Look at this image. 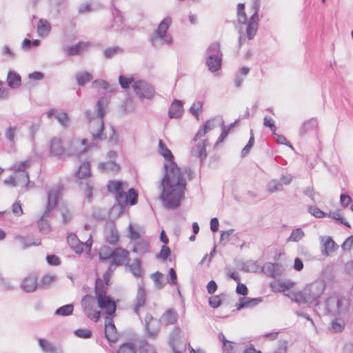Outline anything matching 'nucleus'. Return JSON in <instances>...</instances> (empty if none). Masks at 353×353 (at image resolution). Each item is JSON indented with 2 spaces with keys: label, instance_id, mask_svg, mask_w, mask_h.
<instances>
[{
  "label": "nucleus",
  "instance_id": "f257e3e1",
  "mask_svg": "<svg viewBox=\"0 0 353 353\" xmlns=\"http://www.w3.org/2000/svg\"><path fill=\"white\" fill-rule=\"evenodd\" d=\"M158 152L165 159L163 164L164 175L159 189L161 192L160 198L164 205L168 208H176L179 206L184 196L186 188V174L192 178V172L190 168H185L183 172L174 161V155L163 140L158 143Z\"/></svg>",
  "mask_w": 353,
  "mask_h": 353
},
{
  "label": "nucleus",
  "instance_id": "f03ea898",
  "mask_svg": "<svg viewBox=\"0 0 353 353\" xmlns=\"http://www.w3.org/2000/svg\"><path fill=\"white\" fill-rule=\"evenodd\" d=\"M30 165V161L26 160L23 161L14 163L9 170L14 172V174L4 180L5 185L16 186H24L25 190H29L34 186V183L30 181L29 175L27 169Z\"/></svg>",
  "mask_w": 353,
  "mask_h": 353
},
{
  "label": "nucleus",
  "instance_id": "7ed1b4c3",
  "mask_svg": "<svg viewBox=\"0 0 353 353\" xmlns=\"http://www.w3.org/2000/svg\"><path fill=\"white\" fill-rule=\"evenodd\" d=\"M109 192L115 194L117 203L121 206L131 205L137 203L138 194L134 189H128V184L121 181H111L108 185Z\"/></svg>",
  "mask_w": 353,
  "mask_h": 353
},
{
  "label": "nucleus",
  "instance_id": "20e7f679",
  "mask_svg": "<svg viewBox=\"0 0 353 353\" xmlns=\"http://www.w3.org/2000/svg\"><path fill=\"white\" fill-rule=\"evenodd\" d=\"M105 101L101 99L98 101L95 110L93 112H85V115L90 121V130L94 140L103 138V121Z\"/></svg>",
  "mask_w": 353,
  "mask_h": 353
},
{
  "label": "nucleus",
  "instance_id": "39448f33",
  "mask_svg": "<svg viewBox=\"0 0 353 353\" xmlns=\"http://www.w3.org/2000/svg\"><path fill=\"white\" fill-rule=\"evenodd\" d=\"M325 289V283L322 281H315L308 285L302 290L303 295V304L309 307H316L320 305V298Z\"/></svg>",
  "mask_w": 353,
  "mask_h": 353
},
{
  "label": "nucleus",
  "instance_id": "423d86ee",
  "mask_svg": "<svg viewBox=\"0 0 353 353\" xmlns=\"http://www.w3.org/2000/svg\"><path fill=\"white\" fill-rule=\"evenodd\" d=\"M95 294L99 307L109 316L112 315L116 310V303L110 296L107 295L103 281L99 279L96 281Z\"/></svg>",
  "mask_w": 353,
  "mask_h": 353
},
{
  "label": "nucleus",
  "instance_id": "0eeeda50",
  "mask_svg": "<svg viewBox=\"0 0 353 353\" xmlns=\"http://www.w3.org/2000/svg\"><path fill=\"white\" fill-rule=\"evenodd\" d=\"M172 23L170 17H166L159 25L153 35L150 37V42L154 47H159L163 44L171 45L172 39L167 34V30Z\"/></svg>",
  "mask_w": 353,
  "mask_h": 353
},
{
  "label": "nucleus",
  "instance_id": "6e6552de",
  "mask_svg": "<svg viewBox=\"0 0 353 353\" xmlns=\"http://www.w3.org/2000/svg\"><path fill=\"white\" fill-rule=\"evenodd\" d=\"M129 256V252L127 250L118 248L113 250L112 257L111 259L110 265L104 274V279L105 280L106 285L108 284V280L111 274L114 271L113 266H118L123 265L125 263Z\"/></svg>",
  "mask_w": 353,
  "mask_h": 353
},
{
  "label": "nucleus",
  "instance_id": "1a4fd4ad",
  "mask_svg": "<svg viewBox=\"0 0 353 353\" xmlns=\"http://www.w3.org/2000/svg\"><path fill=\"white\" fill-rule=\"evenodd\" d=\"M132 88L137 96L141 100L152 99L155 94L153 86L144 80L137 79L132 84Z\"/></svg>",
  "mask_w": 353,
  "mask_h": 353
},
{
  "label": "nucleus",
  "instance_id": "9d476101",
  "mask_svg": "<svg viewBox=\"0 0 353 353\" xmlns=\"http://www.w3.org/2000/svg\"><path fill=\"white\" fill-rule=\"evenodd\" d=\"M219 43L212 44L208 50V57L206 60V65L212 72H217L221 67V59L219 58Z\"/></svg>",
  "mask_w": 353,
  "mask_h": 353
},
{
  "label": "nucleus",
  "instance_id": "9b49d317",
  "mask_svg": "<svg viewBox=\"0 0 353 353\" xmlns=\"http://www.w3.org/2000/svg\"><path fill=\"white\" fill-rule=\"evenodd\" d=\"M67 240L70 248L78 254L83 252V246L90 251L92 245V235L90 233L88 234V239L85 243L81 241L74 234H70Z\"/></svg>",
  "mask_w": 353,
  "mask_h": 353
},
{
  "label": "nucleus",
  "instance_id": "f8f14e48",
  "mask_svg": "<svg viewBox=\"0 0 353 353\" xmlns=\"http://www.w3.org/2000/svg\"><path fill=\"white\" fill-rule=\"evenodd\" d=\"M84 312L91 320L98 321L101 316V312L94 309L95 299L93 296L86 295L81 301Z\"/></svg>",
  "mask_w": 353,
  "mask_h": 353
},
{
  "label": "nucleus",
  "instance_id": "ddd939ff",
  "mask_svg": "<svg viewBox=\"0 0 353 353\" xmlns=\"http://www.w3.org/2000/svg\"><path fill=\"white\" fill-rule=\"evenodd\" d=\"M252 10L253 14L250 17V22L248 25V32L250 37L252 34L256 27H259V11L260 9V0H252Z\"/></svg>",
  "mask_w": 353,
  "mask_h": 353
},
{
  "label": "nucleus",
  "instance_id": "4468645a",
  "mask_svg": "<svg viewBox=\"0 0 353 353\" xmlns=\"http://www.w3.org/2000/svg\"><path fill=\"white\" fill-rule=\"evenodd\" d=\"M245 3H239L237 5V17L238 23L241 25H245L246 32H248V25L250 22V18L248 19L245 11ZM259 27L254 30L252 34L250 37L249 33L247 32V37L248 40H252L256 34Z\"/></svg>",
  "mask_w": 353,
  "mask_h": 353
},
{
  "label": "nucleus",
  "instance_id": "2eb2a0df",
  "mask_svg": "<svg viewBox=\"0 0 353 353\" xmlns=\"http://www.w3.org/2000/svg\"><path fill=\"white\" fill-rule=\"evenodd\" d=\"M263 297L251 298L247 296L239 299L236 303V310L239 311L245 308H253L263 302Z\"/></svg>",
  "mask_w": 353,
  "mask_h": 353
},
{
  "label": "nucleus",
  "instance_id": "dca6fc26",
  "mask_svg": "<svg viewBox=\"0 0 353 353\" xmlns=\"http://www.w3.org/2000/svg\"><path fill=\"white\" fill-rule=\"evenodd\" d=\"M61 190L62 188L60 185H56L51 188V189L49 190L48 194V205L46 207V213L50 212L57 206L58 199Z\"/></svg>",
  "mask_w": 353,
  "mask_h": 353
},
{
  "label": "nucleus",
  "instance_id": "f3484780",
  "mask_svg": "<svg viewBox=\"0 0 353 353\" xmlns=\"http://www.w3.org/2000/svg\"><path fill=\"white\" fill-rule=\"evenodd\" d=\"M160 323L151 315L147 314L145 318V327L148 336L154 337L159 332Z\"/></svg>",
  "mask_w": 353,
  "mask_h": 353
},
{
  "label": "nucleus",
  "instance_id": "a211bd4d",
  "mask_svg": "<svg viewBox=\"0 0 353 353\" xmlns=\"http://www.w3.org/2000/svg\"><path fill=\"white\" fill-rule=\"evenodd\" d=\"M105 334L110 343H114L117 341L118 334L112 317L107 316L105 319Z\"/></svg>",
  "mask_w": 353,
  "mask_h": 353
},
{
  "label": "nucleus",
  "instance_id": "6ab92c4d",
  "mask_svg": "<svg viewBox=\"0 0 353 353\" xmlns=\"http://www.w3.org/2000/svg\"><path fill=\"white\" fill-rule=\"evenodd\" d=\"M90 46V43L88 42H80L77 44L66 46L64 48V52L68 56H73L81 54L83 52H85Z\"/></svg>",
  "mask_w": 353,
  "mask_h": 353
},
{
  "label": "nucleus",
  "instance_id": "aec40b11",
  "mask_svg": "<svg viewBox=\"0 0 353 353\" xmlns=\"http://www.w3.org/2000/svg\"><path fill=\"white\" fill-rule=\"evenodd\" d=\"M128 237L134 241L143 239L142 236L145 233L144 229L142 226L138 224L130 223L128 225Z\"/></svg>",
  "mask_w": 353,
  "mask_h": 353
},
{
  "label": "nucleus",
  "instance_id": "412c9836",
  "mask_svg": "<svg viewBox=\"0 0 353 353\" xmlns=\"http://www.w3.org/2000/svg\"><path fill=\"white\" fill-rule=\"evenodd\" d=\"M146 294L144 288L140 285L138 288L137 298L134 301L133 310L134 312L139 315V310L143 307L145 303Z\"/></svg>",
  "mask_w": 353,
  "mask_h": 353
},
{
  "label": "nucleus",
  "instance_id": "4be33fe9",
  "mask_svg": "<svg viewBox=\"0 0 353 353\" xmlns=\"http://www.w3.org/2000/svg\"><path fill=\"white\" fill-rule=\"evenodd\" d=\"M261 271L272 278H276L282 274L281 271L279 269V264L277 263H265L261 268Z\"/></svg>",
  "mask_w": 353,
  "mask_h": 353
},
{
  "label": "nucleus",
  "instance_id": "5701e85b",
  "mask_svg": "<svg viewBox=\"0 0 353 353\" xmlns=\"http://www.w3.org/2000/svg\"><path fill=\"white\" fill-rule=\"evenodd\" d=\"M88 139H74L71 142V154L80 155L87 150Z\"/></svg>",
  "mask_w": 353,
  "mask_h": 353
},
{
  "label": "nucleus",
  "instance_id": "b1692460",
  "mask_svg": "<svg viewBox=\"0 0 353 353\" xmlns=\"http://www.w3.org/2000/svg\"><path fill=\"white\" fill-rule=\"evenodd\" d=\"M234 229L222 230V246L228 242L232 245H236L239 241V233H234Z\"/></svg>",
  "mask_w": 353,
  "mask_h": 353
},
{
  "label": "nucleus",
  "instance_id": "393cba45",
  "mask_svg": "<svg viewBox=\"0 0 353 353\" xmlns=\"http://www.w3.org/2000/svg\"><path fill=\"white\" fill-rule=\"evenodd\" d=\"M37 279L34 275L26 277L21 283V288L26 292H34L37 287Z\"/></svg>",
  "mask_w": 353,
  "mask_h": 353
},
{
  "label": "nucleus",
  "instance_id": "a878e982",
  "mask_svg": "<svg viewBox=\"0 0 353 353\" xmlns=\"http://www.w3.org/2000/svg\"><path fill=\"white\" fill-rule=\"evenodd\" d=\"M20 130V127L17 125H10L6 129L4 132L5 137L11 145L15 144Z\"/></svg>",
  "mask_w": 353,
  "mask_h": 353
},
{
  "label": "nucleus",
  "instance_id": "bb28decb",
  "mask_svg": "<svg viewBox=\"0 0 353 353\" xmlns=\"http://www.w3.org/2000/svg\"><path fill=\"white\" fill-rule=\"evenodd\" d=\"M183 113V103L180 100L175 99L169 109V117L170 118H179Z\"/></svg>",
  "mask_w": 353,
  "mask_h": 353
},
{
  "label": "nucleus",
  "instance_id": "cd10ccee",
  "mask_svg": "<svg viewBox=\"0 0 353 353\" xmlns=\"http://www.w3.org/2000/svg\"><path fill=\"white\" fill-rule=\"evenodd\" d=\"M205 143L204 141H199L192 149V155L199 158L201 161L206 157Z\"/></svg>",
  "mask_w": 353,
  "mask_h": 353
},
{
  "label": "nucleus",
  "instance_id": "c85d7f7f",
  "mask_svg": "<svg viewBox=\"0 0 353 353\" xmlns=\"http://www.w3.org/2000/svg\"><path fill=\"white\" fill-rule=\"evenodd\" d=\"M50 154L52 156H59L63 153L64 148L59 138H53L50 141Z\"/></svg>",
  "mask_w": 353,
  "mask_h": 353
},
{
  "label": "nucleus",
  "instance_id": "c756f323",
  "mask_svg": "<svg viewBox=\"0 0 353 353\" xmlns=\"http://www.w3.org/2000/svg\"><path fill=\"white\" fill-rule=\"evenodd\" d=\"M339 248L331 236H327L323 243V249L321 252L325 256H329L330 252H334Z\"/></svg>",
  "mask_w": 353,
  "mask_h": 353
},
{
  "label": "nucleus",
  "instance_id": "7c9ffc66",
  "mask_svg": "<svg viewBox=\"0 0 353 353\" xmlns=\"http://www.w3.org/2000/svg\"><path fill=\"white\" fill-rule=\"evenodd\" d=\"M150 244L148 239H143L135 241L133 252L141 254L149 251Z\"/></svg>",
  "mask_w": 353,
  "mask_h": 353
},
{
  "label": "nucleus",
  "instance_id": "2f4dec72",
  "mask_svg": "<svg viewBox=\"0 0 353 353\" xmlns=\"http://www.w3.org/2000/svg\"><path fill=\"white\" fill-rule=\"evenodd\" d=\"M317 126H318V123H317L316 119H309L303 123L302 127L300 129L299 134L301 136H304L307 132H309L310 131L315 130V129L317 128Z\"/></svg>",
  "mask_w": 353,
  "mask_h": 353
},
{
  "label": "nucleus",
  "instance_id": "473e14b6",
  "mask_svg": "<svg viewBox=\"0 0 353 353\" xmlns=\"http://www.w3.org/2000/svg\"><path fill=\"white\" fill-rule=\"evenodd\" d=\"M178 319V314L173 309H169L164 312L161 321L166 325L174 324Z\"/></svg>",
  "mask_w": 353,
  "mask_h": 353
},
{
  "label": "nucleus",
  "instance_id": "72a5a7b5",
  "mask_svg": "<svg viewBox=\"0 0 353 353\" xmlns=\"http://www.w3.org/2000/svg\"><path fill=\"white\" fill-rule=\"evenodd\" d=\"M105 236L107 241L112 245L116 244L119 240L118 232L113 226L106 228Z\"/></svg>",
  "mask_w": 353,
  "mask_h": 353
},
{
  "label": "nucleus",
  "instance_id": "f704fd0d",
  "mask_svg": "<svg viewBox=\"0 0 353 353\" xmlns=\"http://www.w3.org/2000/svg\"><path fill=\"white\" fill-rule=\"evenodd\" d=\"M51 26L50 23L46 19H41L37 25L39 35L42 37H46L49 34Z\"/></svg>",
  "mask_w": 353,
  "mask_h": 353
},
{
  "label": "nucleus",
  "instance_id": "c9c22d12",
  "mask_svg": "<svg viewBox=\"0 0 353 353\" xmlns=\"http://www.w3.org/2000/svg\"><path fill=\"white\" fill-rule=\"evenodd\" d=\"M99 170L105 172H116L119 170V166L114 161H108L99 164Z\"/></svg>",
  "mask_w": 353,
  "mask_h": 353
},
{
  "label": "nucleus",
  "instance_id": "e433bc0d",
  "mask_svg": "<svg viewBox=\"0 0 353 353\" xmlns=\"http://www.w3.org/2000/svg\"><path fill=\"white\" fill-rule=\"evenodd\" d=\"M259 268L256 261L252 260L241 263V270L245 272H257Z\"/></svg>",
  "mask_w": 353,
  "mask_h": 353
},
{
  "label": "nucleus",
  "instance_id": "4c0bfd02",
  "mask_svg": "<svg viewBox=\"0 0 353 353\" xmlns=\"http://www.w3.org/2000/svg\"><path fill=\"white\" fill-rule=\"evenodd\" d=\"M7 80L10 88L19 86L21 81L20 75L13 71L8 72Z\"/></svg>",
  "mask_w": 353,
  "mask_h": 353
},
{
  "label": "nucleus",
  "instance_id": "58836bf2",
  "mask_svg": "<svg viewBox=\"0 0 353 353\" xmlns=\"http://www.w3.org/2000/svg\"><path fill=\"white\" fill-rule=\"evenodd\" d=\"M235 345L234 342L228 340L222 334V351L223 353H236Z\"/></svg>",
  "mask_w": 353,
  "mask_h": 353
},
{
  "label": "nucleus",
  "instance_id": "ea45409f",
  "mask_svg": "<svg viewBox=\"0 0 353 353\" xmlns=\"http://www.w3.org/2000/svg\"><path fill=\"white\" fill-rule=\"evenodd\" d=\"M17 240L19 242L20 246L23 249H25L31 245H38L41 243V241L38 239L36 241H32V240L29 237L26 238V237L21 236L17 237Z\"/></svg>",
  "mask_w": 353,
  "mask_h": 353
},
{
  "label": "nucleus",
  "instance_id": "a19ab883",
  "mask_svg": "<svg viewBox=\"0 0 353 353\" xmlns=\"http://www.w3.org/2000/svg\"><path fill=\"white\" fill-rule=\"evenodd\" d=\"M307 212L314 216L315 218H323L327 216H330V212L326 213L319 209L316 206L308 205L307 206Z\"/></svg>",
  "mask_w": 353,
  "mask_h": 353
},
{
  "label": "nucleus",
  "instance_id": "79ce46f5",
  "mask_svg": "<svg viewBox=\"0 0 353 353\" xmlns=\"http://www.w3.org/2000/svg\"><path fill=\"white\" fill-rule=\"evenodd\" d=\"M345 322L341 319H335L331 323V332L339 333L342 332L345 328Z\"/></svg>",
  "mask_w": 353,
  "mask_h": 353
},
{
  "label": "nucleus",
  "instance_id": "37998d69",
  "mask_svg": "<svg viewBox=\"0 0 353 353\" xmlns=\"http://www.w3.org/2000/svg\"><path fill=\"white\" fill-rule=\"evenodd\" d=\"M77 176L80 179L89 176L90 174V165L88 162L83 163L79 168L77 173Z\"/></svg>",
  "mask_w": 353,
  "mask_h": 353
},
{
  "label": "nucleus",
  "instance_id": "c03bdc74",
  "mask_svg": "<svg viewBox=\"0 0 353 353\" xmlns=\"http://www.w3.org/2000/svg\"><path fill=\"white\" fill-rule=\"evenodd\" d=\"M76 79L79 85L83 86L86 83L89 82L92 79V74L87 72H79L76 74Z\"/></svg>",
  "mask_w": 353,
  "mask_h": 353
},
{
  "label": "nucleus",
  "instance_id": "a18cd8bd",
  "mask_svg": "<svg viewBox=\"0 0 353 353\" xmlns=\"http://www.w3.org/2000/svg\"><path fill=\"white\" fill-rule=\"evenodd\" d=\"M113 250L109 247H102L99 252V256L101 261L111 260Z\"/></svg>",
  "mask_w": 353,
  "mask_h": 353
},
{
  "label": "nucleus",
  "instance_id": "49530a36",
  "mask_svg": "<svg viewBox=\"0 0 353 353\" xmlns=\"http://www.w3.org/2000/svg\"><path fill=\"white\" fill-rule=\"evenodd\" d=\"M152 279L154 281L155 286L158 289H161L165 285V280L163 275L159 272L152 274Z\"/></svg>",
  "mask_w": 353,
  "mask_h": 353
},
{
  "label": "nucleus",
  "instance_id": "de8ad7c7",
  "mask_svg": "<svg viewBox=\"0 0 353 353\" xmlns=\"http://www.w3.org/2000/svg\"><path fill=\"white\" fill-rule=\"evenodd\" d=\"M325 310L332 315H336V308L335 305V297L330 296L327 299L325 303Z\"/></svg>",
  "mask_w": 353,
  "mask_h": 353
},
{
  "label": "nucleus",
  "instance_id": "09e8293b",
  "mask_svg": "<svg viewBox=\"0 0 353 353\" xmlns=\"http://www.w3.org/2000/svg\"><path fill=\"white\" fill-rule=\"evenodd\" d=\"M294 285V283L292 281H279L278 283L279 288L276 289H274V286L272 283L270 284V287L272 288V290L274 292H285L289 290Z\"/></svg>",
  "mask_w": 353,
  "mask_h": 353
},
{
  "label": "nucleus",
  "instance_id": "8fccbe9b",
  "mask_svg": "<svg viewBox=\"0 0 353 353\" xmlns=\"http://www.w3.org/2000/svg\"><path fill=\"white\" fill-rule=\"evenodd\" d=\"M113 15L114 17V23L112 25V28L117 31L121 30L123 28V17L121 13L119 10H116L115 12L113 13Z\"/></svg>",
  "mask_w": 353,
  "mask_h": 353
},
{
  "label": "nucleus",
  "instance_id": "3c124183",
  "mask_svg": "<svg viewBox=\"0 0 353 353\" xmlns=\"http://www.w3.org/2000/svg\"><path fill=\"white\" fill-rule=\"evenodd\" d=\"M130 269L131 272L136 276V277H141L142 274V270L141 268V263L139 259H135L132 264L130 265Z\"/></svg>",
  "mask_w": 353,
  "mask_h": 353
},
{
  "label": "nucleus",
  "instance_id": "603ef678",
  "mask_svg": "<svg viewBox=\"0 0 353 353\" xmlns=\"http://www.w3.org/2000/svg\"><path fill=\"white\" fill-rule=\"evenodd\" d=\"M56 119L64 128L68 127L70 122V118L65 112H58L56 114Z\"/></svg>",
  "mask_w": 353,
  "mask_h": 353
},
{
  "label": "nucleus",
  "instance_id": "864d4df0",
  "mask_svg": "<svg viewBox=\"0 0 353 353\" xmlns=\"http://www.w3.org/2000/svg\"><path fill=\"white\" fill-rule=\"evenodd\" d=\"M74 306L72 304H68L60 307L55 311V314L61 316H68L73 312Z\"/></svg>",
  "mask_w": 353,
  "mask_h": 353
},
{
  "label": "nucleus",
  "instance_id": "5fc2aeb1",
  "mask_svg": "<svg viewBox=\"0 0 353 353\" xmlns=\"http://www.w3.org/2000/svg\"><path fill=\"white\" fill-rule=\"evenodd\" d=\"M39 231L43 234H48L51 231V227L43 216L38 221Z\"/></svg>",
  "mask_w": 353,
  "mask_h": 353
},
{
  "label": "nucleus",
  "instance_id": "6e6d98bb",
  "mask_svg": "<svg viewBox=\"0 0 353 353\" xmlns=\"http://www.w3.org/2000/svg\"><path fill=\"white\" fill-rule=\"evenodd\" d=\"M123 52V49L117 46L105 49L103 52V54L106 58L110 59L114 57L115 55L122 54Z\"/></svg>",
  "mask_w": 353,
  "mask_h": 353
},
{
  "label": "nucleus",
  "instance_id": "4d7b16f0",
  "mask_svg": "<svg viewBox=\"0 0 353 353\" xmlns=\"http://www.w3.org/2000/svg\"><path fill=\"white\" fill-rule=\"evenodd\" d=\"M288 297L292 300V301L298 303L299 305H303L305 301H303V295L302 291L294 292H290L287 294Z\"/></svg>",
  "mask_w": 353,
  "mask_h": 353
},
{
  "label": "nucleus",
  "instance_id": "13d9d810",
  "mask_svg": "<svg viewBox=\"0 0 353 353\" xmlns=\"http://www.w3.org/2000/svg\"><path fill=\"white\" fill-rule=\"evenodd\" d=\"M117 353H136L134 344L130 342L122 344L119 347Z\"/></svg>",
  "mask_w": 353,
  "mask_h": 353
},
{
  "label": "nucleus",
  "instance_id": "bf43d9fd",
  "mask_svg": "<svg viewBox=\"0 0 353 353\" xmlns=\"http://www.w3.org/2000/svg\"><path fill=\"white\" fill-rule=\"evenodd\" d=\"M304 236V232L301 228H296L292 231L290 236L288 238L289 241L294 242L299 241Z\"/></svg>",
  "mask_w": 353,
  "mask_h": 353
},
{
  "label": "nucleus",
  "instance_id": "052dcab7",
  "mask_svg": "<svg viewBox=\"0 0 353 353\" xmlns=\"http://www.w3.org/2000/svg\"><path fill=\"white\" fill-rule=\"evenodd\" d=\"M330 212V216H327L328 217H330V218L333 219L334 220L337 221L339 222V223L343 225L344 226H345L347 228H351V225L349 223V222L347 221L346 219L343 216H341L339 213H337L336 212Z\"/></svg>",
  "mask_w": 353,
  "mask_h": 353
},
{
  "label": "nucleus",
  "instance_id": "680f3d73",
  "mask_svg": "<svg viewBox=\"0 0 353 353\" xmlns=\"http://www.w3.org/2000/svg\"><path fill=\"white\" fill-rule=\"evenodd\" d=\"M203 107V103L201 101H197L192 104L190 108V112L197 119H199V112L201 111Z\"/></svg>",
  "mask_w": 353,
  "mask_h": 353
},
{
  "label": "nucleus",
  "instance_id": "e2e57ef3",
  "mask_svg": "<svg viewBox=\"0 0 353 353\" xmlns=\"http://www.w3.org/2000/svg\"><path fill=\"white\" fill-rule=\"evenodd\" d=\"M39 343L42 350L45 352L52 353L55 350L53 345L50 342L45 339H40L39 340Z\"/></svg>",
  "mask_w": 353,
  "mask_h": 353
},
{
  "label": "nucleus",
  "instance_id": "0e129e2a",
  "mask_svg": "<svg viewBox=\"0 0 353 353\" xmlns=\"http://www.w3.org/2000/svg\"><path fill=\"white\" fill-rule=\"evenodd\" d=\"M137 79H135L133 77L128 78L123 75H121L119 78V83L122 88H129L130 85H132L134 83V81H135Z\"/></svg>",
  "mask_w": 353,
  "mask_h": 353
},
{
  "label": "nucleus",
  "instance_id": "69168bd1",
  "mask_svg": "<svg viewBox=\"0 0 353 353\" xmlns=\"http://www.w3.org/2000/svg\"><path fill=\"white\" fill-rule=\"evenodd\" d=\"M139 347L141 353H156L154 347L144 340L139 341Z\"/></svg>",
  "mask_w": 353,
  "mask_h": 353
},
{
  "label": "nucleus",
  "instance_id": "338daca9",
  "mask_svg": "<svg viewBox=\"0 0 353 353\" xmlns=\"http://www.w3.org/2000/svg\"><path fill=\"white\" fill-rule=\"evenodd\" d=\"M11 211L15 216H20L23 214V210L19 201H16L12 204Z\"/></svg>",
  "mask_w": 353,
  "mask_h": 353
},
{
  "label": "nucleus",
  "instance_id": "774afa93",
  "mask_svg": "<svg viewBox=\"0 0 353 353\" xmlns=\"http://www.w3.org/2000/svg\"><path fill=\"white\" fill-rule=\"evenodd\" d=\"M353 247V235L348 236L342 243L341 248L344 252L350 251Z\"/></svg>",
  "mask_w": 353,
  "mask_h": 353
}]
</instances>
